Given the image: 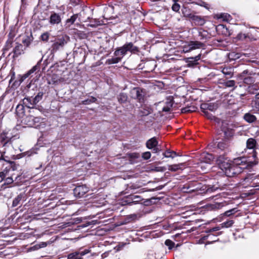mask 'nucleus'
I'll return each instance as SVG.
<instances>
[{
	"mask_svg": "<svg viewBox=\"0 0 259 259\" xmlns=\"http://www.w3.org/2000/svg\"><path fill=\"white\" fill-rule=\"evenodd\" d=\"M14 180L12 177H8L5 180V184H12Z\"/></svg>",
	"mask_w": 259,
	"mask_h": 259,
	"instance_id": "53",
	"label": "nucleus"
},
{
	"mask_svg": "<svg viewBox=\"0 0 259 259\" xmlns=\"http://www.w3.org/2000/svg\"><path fill=\"white\" fill-rule=\"evenodd\" d=\"M190 21L194 23L195 25L202 26L205 23V20L203 17L200 16L190 15Z\"/></svg>",
	"mask_w": 259,
	"mask_h": 259,
	"instance_id": "9",
	"label": "nucleus"
},
{
	"mask_svg": "<svg viewBox=\"0 0 259 259\" xmlns=\"http://www.w3.org/2000/svg\"><path fill=\"white\" fill-rule=\"evenodd\" d=\"M133 200H134L135 201L138 202L141 201V198L140 196L136 195L133 196Z\"/></svg>",
	"mask_w": 259,
	"mask_h": 259,
	"instance_id": "57",
	"label": "nucleus"
},
{
	"mask_svg": "<svg viewBox=\"0 0 259 259\" xmlns=\"http://www.w3.org/2000/svg\"><path fill=\"white\" fill-rule=\"evenodd\" d=\"M244 119L249 123H252L256 120V118L254 115L248 113L245 114Z\"/></svg>",
	"mask_w": 259,
	"mask_h": 259,
	"instance_id": "26",
	"label": "nucleus"
},
{
	"mask_svg": "<svg viewBox=\"0 0 259 259\" xmlns=\"http://www.w3.org/2000/svg\"><path fill=\"white\" fill-rule=\"evenodd\" d=\"M117 57L111 59L110 60L111 63L116 64L120 62L123 57L116 56Z\"/></svg>",
	"mask_w": 259,
	"mask_h": 259,
	"instance_id": "45",
	"label": "nucleus"
},
{
	"mask_svg": "<svg viewBox=\"0 0 259 259\" xmlns=\"http://www.w3.org/2000/svg\"><path fill=\"white\" fill-rule=\"evenodd\" d=\"M205 232L207 233H210L211 232H212V230H211V229H207L206 230Z\"/></svg>",
	"mask_w": 259,
	"mask_h": 259,
	"instance_id": "64",
	"label": "nucleus"
},
{
	"mask_svg": "<svg viewBox=\"0 0 259 259\" xmlns=\"http://www.w3.org/2000/svg\"><path fill=\"white\" fill-rule=\"evenodd\" d=\"M221 228V227H214L213 228H211L212 232H214V231L220 230Z\"/></svg>",
	"mask_w": 259,
	"mask_h": 259,
	"instance_id": "59",
	"label": "nucleus"
},
{
	"mask_svg": "<svg viewBox=\"0 0 259 259\" xmlns=\"http://www.w3.org/2000/svg\"><path fill=\"white\" fill-rule=\"evenodd\" d=\"M7 172V171L5 172V171L0 172V182L6 177Z\"/></svg>",
	"mask_w": 259,
	"mask_h": 259,
	"instance_id": "54",
	"label": "nucleus"
},
{
	"mask_svg": "<svg viewBox=\"0 0 259 259\" xmlns=\"http://www.w3.org/2000/svg\"><path fill=\"white\" fill-rule=\"evenodd\" d=\"M88 188L85 186H78L74 188V194L77 197H81L88 192Z\"/></svg>",
	"mask_w": 259,
	"mask_h": 259,
	"instance_id": "8",
	"label": "nucleus"
},
{
	"mask_svg": "<svg viewBox=\"0 0 259 259\" xmlns=\"http://www.w3.org/2000/svg\"><path fill=\"white\" fill-rule=\"evenodd\" d=\"M158 144L156 139L154 137L147 141L146 146L148 149H152L155 148Z\"/></svg>",
	"mask_w": 259,
	"mask_h": 259,
	"instance_id": "21",
	"label": "nucleus"
},
{
	"mask_svg": "<svg viewBox=\"0 0 259 259\" xmlns=\"http://www.w3.org/2000/svg\"><path fill=\"white\" fill-rule=\"evenodd\" d=\"M163 155L166 158H174L175 156H179V155L174 151H170V150H167L164 153H163Z\"/></svg>",
	"mask_w": 259,
	"mask_h": 259,
	"instance_id": "27",
	"label": "nucleus"
},
{
	"mask_svg": "<svg viewBox=\"0 0 259 259\" xmlns=\"http://www.w3.org/2000/svg\"><path fill=\"white\" fill-rule=\"evenodd\" d=\"M165 244L168 246L169 249H171L175 245V243L169 239H167L165 241Z\"/></svg>",
	"mask_w": 259,
	"mask_h": 259,
	"instance_id": "44",
	"label": "nucleus"
},
{
	"mask_svg": "<svg viewBox=\"0 0 259 259\" xmlns=\"http://www.w3.org/2000/svg\"><path fill=\"white\" fill-rule=\"evenodd\" d=\"M235 81L233 80H229L224 82V85L226 87L230 88L235 86Z\"/></svg>",
	"mask_w": 259,
	"mask_h": 259,
	"instance_id": "35",
	"label": "nucleus"
},
{
	"mask_svg": "<svg viewBox=\"0 0 259 259\" xmlns=\"http://www.w3.org/2000/svg\"><path fill=\"white\" fill-rule=\"evenodd\" d=\"M9 142H10V141L9 139V137L7 136V134H6L4 131L0 134V143L3 146H5Z\"/></svg>",
	"mask_w": 259,
	"mask_h": 259,
	"instance_id": "19",
	"label": "nucleus"
},
{
	"mask_svg": "<svg viewBox=\"0 0 259 259\" xmlns=\"http://www.w3.org/2000/svg\"><path fill=\"white\" fill-rule=\"evenodd\" d=\"M127 52L136 54L139 52L138 47L134 45L132 42L125 44L122 47L118 48L114 52L115 56L123 57Z\"/></svg>",
	"mask_w": 259,
	"mask_h": 259,
	"instance_id": "2",
	"label": "nucleus"
},
{
	"mask_svg": "<svg viewBox=\"0 0 259 259\" xmlns=\"http://www.w3.org/2000/svg\"><path fill=\"white\" fill-rule=\"evenodd\" d=\"M203 106H206L207 109L211 111H214L218 108L217 105L213 103L205 104Z\"/></svg>",
	"mask_w": 259,
	"mask_h": 259,
	"instance_id": "30",
	"label": "nucleus"
},
{
	"mask_svg": "<svg viewBox=\"0 0 259 259\" xmlns=\"http://www.w3.org/2000/svg\"><path fill=\"white\" fill-rule=\"evenodd\" d=\"M185 168V163H180L177 164L168 165V169L171 171H177L179 170H182Z\"/></svg>",
	"mask_w": 259,
	"mask_h": 259,
	"instance_id": "15",
	"label": "nucleus"
},
{
	"mask_svg": "<svg viewBox=\"0 0 259 259\" xmlns=\"http://www.w3.org/2000/svg\"><path fill=\"white\" fill-rule=\"evenodd\" d=\"M155 171H164L167 169L165 166H156L153 169Z\"/></svg>",
	"mask_w": 259,
	"mask_h": 259,
	"instance_id": "49",
	"label": "nucleus"
},
{
	"mask_svg": "<svg viewBox=\"0 0 259 259\" xmlns=\"http://www.w3.org/2000/svg\"><path fill=\"white\" fill-rule=\"evenodd\" d=\"M64 81V79L56 74L52 75L51 78L48 81L49 84H58Z\"/></svg>",
	"mask_w": 259,
	"mask_h": 259,
	"instance_id": "16",
	"label": "nucleus"
},
{
	"mask_svg": "<svg viewBox=\"0 0 259 259\" xmlns=\"http://www.w3.org/2000/svg\"><path fill=\"white\" fill-rule=\"evenodd\" d=\"M256 142L253 138H249L246 142V147L248 149L254 150L256 146ZM253 153L252 154V157L254 159V160H256L258 161V160L256 158V152L254 151V150H253Z\"/></svg>",
	"mask_w": 259,
	"mask_h": 259,
	"instance_id": "11",
	"label": "nucleus"
},
{
	"mask_svg": "<svg viewBox=\"0 0 259 259\" xmlns=\"http://www.w3.org/2000/svg\"><path fill=\"white\" fill-rule=\"evenodd\" d=\"M222 72L228 78L232 77L234 73L233 68L231 67H224L222 70Z\"/></svg>",
	"mask_w": 259,
	"mask_h": 259,
	"instance_id": "18",
	"label": "nucleus"
},
{
	"mask_svg": "<svg viewBox=\"0 0 259 259\" xmlns=\"http://www.w3.org/2000/svg\"><path fill=\"white\" fill-rule=\"evenodd\" d=\"M61 21V16L56 13H53L50 17L49 22L52 25L58 24Z\"/></svg>",
	"mask_w": 259,
	"mask_h": 259,
	"instance_id": "13",
	"label": "nucleus"
},
{
	"mask_svg": "<svg viewBox=\"0 0 259 259\" xmlns=\"http://www.w3.org/2000/svg\"><path fill=\"white\" fill-rule=\"evenodd\" d=\"M256 160L251 161L245 157L235 159L232 163L224 156H220L217 159V163L220 168L225 172L226 176L232 177L243 171V170L253 166L258 163Z\"/></svg>",
	"mask_w": 259,
	"mask_h": 259,
	"instance_id": "1",
	"label": "nucleus"
},
{
	"mask_svg": "<svg viewBox=\"0 0 259 259\" xmlns=\"http://www.w3.org/2000/svg\"><path fill=\"white\" fill-rule=\"evenodd\" d=\"M34 116L32 115H28L24 117L22 119L23 123L30 127H33L34 126V122L33 120Z\"/></svg>",
	"mask_w": 259,
	"mask_h": 259,
	"instance_id": "17",
	"label": "nucleus"
},
{
	"mask_svg": "<svg viewBox=\"0 0 259 259\" xmlns=\"http://www.w3.org/2000/svg\"><path fill=\"white\" fill-rule=\"evenodd\" d=\"M12 43V41H11V40L8 41L7 42V46H8L9 47H11Z\"/></svg>",
	"mask_w": 259,
	"mask_h": 259,
	"instance_id": "62",
	"label": "nucleus"
},
{
	"mask_svg": "<svg viewBox=\"0 0 259 259\" xmlns=\"http://www.w3.org/2000/svg\"><path fill=\"white\" fill-rule=\"evenodd\" d=\"M223 205L222 204L217 203L213 205L212 208L215 209H220L223 207Z\"/></svg>",
	"mask_w": 259,
	"mask_h": 259,
	"instance_id": "56",
	"label": "nucleus"
},
{
	"mask_svg": "<svg viewBox=\"0 0 259 259\" xmlns=\"http://www.w3.org/2000/svg\"><path fill=\"white\" fill-rule=\"evenodd\" d=\"M219 19H222L223 21L229 22L232 20V17L228 13H222L218 15Z\"/></svg>",
	"mask_w": 259,
	"mask_h": 259,
	"instance_id": "28",
	"label": "nucleus"
},
{
	"mask_svg": "<svg viewBox=\"0 0 259 259\" xmlns=\"http://www.w3.org/2000/svg\"><path fill=\"white\" fill-rule=\"evenodd\" d=\"M14 56L18 57L19 55L23 53V46L21 44H18L13 50Z\"/></svg>",
	"mask_w": 259,
	"mask_h": 259,
	"instance_id": "22",
	"label": "nucleus"
},
{
	"mask_svg": "<svg viewBox=\"0 0 259 259\" xmlns=\"http://www.w3.org/2000/svg\"><path fill=\"white\" fill-rule=\"evenodd\" d=\"M201 55L200 54L194 57H189L186 59V62L187 63L188 67H193L198 64L197 61L201 58Z\"/></svg>",
	"mask_w": 259,
	"mask_h": 259,
	"instance_id": "12",
	"label": "nucleus"
},
{
	"mask_svg": "<svg viewBox=\"0 0 259 259\" xmlns=\"http://www.w3.org/2000/svg\"><path fill=\"white\" fill-rule=\"evenodd\" d=\"M203 112L208 118H209L210 119H212L213 118H214V117L213 116H212L211 114H210V113H209L207 111H203Z\"/></svg>",
	"mask_w": 259,
	"mask_h": 259,
	"instance_id": "55",
	"label": "nucleus"
},
{
	"mask_svg": "<svg viewBox=\"0 0 259 259\" xmlns=\"http://www.w3.org/2000/svg\"><path fill=\"white\" fill-rule=\"evenodd\" d=\"M196 107L194 106H187L182 108L181 112L182 113H189L193 112L195 110Z\"/></svg>",
	"mask_w": 259,
	"mask_h": 259,
	"instance_id": "31",
	"label": "nucleus"
},
{
	"mask_svg": "<svg viewBox=\"0 0 259 259\" xmlns=\"http://www.w3.org/2000/svg\"><path fill=\"white\" fill-rule=\"evenodd\" d=\"M24 107L22 104H18L16 108V113L19 117H23L24 115Z\"/></svg>",
	"mask_w": 259,
	"mask_h": 259,
	"instance_id": "23",
	"label": "nucleus"
},
{
	"mask_svg": "<svg viewBox=\"0 0 259 259\" xmlns=\"http://www.w3.org/2000/svg\"><path fill=\"white\" fill-rule=\"evenodd\" d=\"M153 151L155 153H157L159 152V150L158 148H156V147L155 148H153Z\"/></svg>",
	"mask_w": 259,
	"mask_h": 259,
	"instance_id": "63",
	"label": "nucleus"
},
{
	"mask_svg": "<svg viewBox=\"0 0 259 259\" xmlns=\"http://www.w3.org/2000/svg\"><path fill=\"white\" fill-rule=\"evenodd\" d=\"M172 106V103L171 101L167 102L166 105L163 107L162 111L164 112L169 111Z\"/></svg>",
	"mask_w": 259,
	"mask_h": 259,
	"instance_id": "37",
	"label": "nucleus"
},
{
	"mask_svg": "<svg viewBox=\"0 0 259 259\" xmlns=\"http://www.w3.org/2000/svg\"><path fill=\"white\" fill-rule=\"evenodd\" d=\"M254 81V79L252 77H246L243 79L244 82L247 84L253 83Z\"/></svg>",
	"mask_w": 259,
	"mask_h": 259,
	"instance_id": "41",
	"label": "nucleus"
},
{
	"mask_svg": "<svg viewBox=\"0 0 259 259\" xmlns=\"http://www.w3.org/2000/svg\"><path fill=\"white\" fill-rule=\"evenodd\" d=\"M237 211L236 208H233L225 211L223 215L226 217H229Z\"/></svg>",
	"mask_w": 259,
	"mask_h": 259,
	"instance_id": "42",
	"label": "nucleus"
},
{
	"mask_svg": "<svg viewBox=\"0 0 259 259\" xmlns=\"http://www.w3.org/2000/svg\"><path fill=\"white\" fill-rule=\"evenodd\" d=\"M214 159V156L211 154L207 153H203L200 157L201 164L204 163L206 164H210Z\"/></svg>",
	"mask_w": 259,
	"mask_h": 259,
	"instance_id": "10",
	"label": "nucleus"
},
{
	"mask_svg": "<svg viewBox=\"0 0 259 259\" xmlns=\"http://www.w3.org/2000/svg\"><path fill=\"white\" fill-rule=\"evenodd\" d=\"M132 98L138 99L140 102L143 100V90L140 88H134L131 91Z\"/></svg>",
	"mask_w": 259,
	"mask_h": 259,
	"instance_id": "7",
	"label": "nucleus"
},
{
	"mask_svg": "<svg viewBox=\"0 0 259 259\" xmlns=\"http://www.w3.org/2000/svg\"><path fill=\"white\" fill-rule=\"evenodd\" d=\"M229 146V142L228 140H224L219 142L217 144V147L221 150H225Z\"/></svg>",
	"mask_w": 259,
	"mask_h": 259,
	"instance_id": "20",
	"label": "nucleus"
},
{
	"mask_svg": "<svg viewBox=\"0 0 259 259\" xmlns=\"http://www.w3.org/2000/svg\"><path fill=\"white\" fill-rule=\"evenodd\" d=\"M192 50H193L191 49V46L190 42H189L188 45L184 46L183 47V52L184 53H188Z\"/></svg>",
	"mask_w": 259,
	"mask_h": 259,
	"instance_id": "38",
	"label": "nucleus"
},
{
	"mask_svg": "<svg viewBox=\"0 0 259 259\" xmlns=\"http://www.w3.org/2000/svg\"><path fill=\"white\" fill-rule=\"evenodd\" d=\"M152 112V109L148 106H144L142 110H141V113L142 114V115L143 116H147L150 114H151Z\"/></svg>",
	"mask_w": 259,
	"mask_h": 259,
	"instance_id": "29",
	"label": "nucleus"
},
{
	"mask_svg": "<svg viewBox=\"0 0 259 259\" xmlns=\"http://www.w3.org/2000/svg\"><path fill=\"white\" fill-rule=\"evenodd\" d=\"M79 15H80V14H74L70 18L67 19L66 21V25H67V27L73 24Z\"/></svg>",
	"mask_w": 259,
	"mask_h": 259,
	"instance_id": "24",
	"label": "nucleus"
},
{
	"mask_svg": "<svg viewBox=\"0 0 259 259\" xmlns=\"http://www.w3.org/2000/svg\"><path fill=\"white\" fill-rule=\"evenodd\" d=\"M39 68V62H38L37 64L34 66L30 70H29L27 73L23 74L21 79L20 82H23L25 79H26L30 74L34 72L35 71L38 70Z\"/></svg>",
	"mask_w": 259,
	"mask_h": 259,
	"instance_id": "14",
	"label": "nucleus"
},
{
	"mask_svg": "<svg viewBox=\"0 0 259 259\" xmlns=\"http://www.w3.org/2000/svg\"><path fill=\"white\" fill-rule=\"evenodd\" d=\"M234 223V221L228 220V221H227L222 223L220 225V226H221L222 228H230V227H232Z\"/></svg>",
	"mask_w": 259,
	"mask_h": 259,
	"instance_id": "33",
	"label": "nucleus"
},
{
	"mask_svg": "<svg viewBox=\"0 0 259 259\" xmlns=\"http://www.w3.org/2000/svg\"><path fill=\"white\" fill-rule=\"evenodd\" d=\"M248 37V34L240 33L237 36V38L238 40H245Z\"/></svg>",
	"mask_w": 259,
	"mask_h": 259,
	"instance_id": "43",
	"label": "nucleus"
},
{
	"mask_svg": "<svg viewBox=\"0 0 259 259\" xmlns=\"http://www.w3.org/2000/svg\"><path fill=\"white\" fill-rule=\"evenodd\" d=\"M22 196L20 194L18 195L13 201L12 203V206L13 207H16L18 206L19 204L20 201L22 200Z\"/></svg>",
	"mask_w": 259,
	"mask_h": 259,
	"instance_id": "34",
	"label": "nucleus"
},
{
	"mask_svg": "<svg viewBox=\"0 0 259 259\" xmlns=\"http://www.w3.org/2000/svg\"><path fill=\"white\" fill-rule=\"evenodd\" d=\"M43 95V93L40 92L38 93L37 95L32 99L30 98H25L23 100V104L28 108H32L33 107V106L36 105L42 99Z\"/></svg>",
	"mask_w": 259,
	"mask_h": 259,
	"instance_id": "4",
	"label": "nucleus"
},
{
	"mask_svg": "<svg viewBox=\"0 0 259 259\" xmlns=\"http://www.w3.org/2000/svg\"><path fill=\"white\" fill-rule=\"evenodd\" d=\"M201 184L198 182H191L190 184H186L183 187V191L185 192H191L201 190Z\"/></svg>",
	"mask_w": 259,
	"mask_h": 259,
	"instance_id": "5",
	"label": "nucleus"
},
{
	"mask_svg": "<svg viewBox=\"0 0 259 259\" xmlns=\"http://www.w3.org/2000/svg\"><path fill=\"white\" fill-rule=\"evenodd\" d=\"M38 244L40 246V248L45 247L47 245V243L45 242H41L40 243H39Z\"/></svg>",
	"mask_w": 259,
	"mask_h": 259,
	"instance_id": "58",
	"label": "nucleus"
},
{
	"mask_svg": "<svg viewBox=\"0 0 259 259\" xmlns=\"http://www.w3.org/2000/svg\"><path fill=\"white\" fill-rule=\"evenodd\" d=\"M127 99V95L124 93H120L118 97V101L120 103H124Z\"/></svg>",
	"mask_w": 259,
	"mask_h": 259,
	"instance_id": "32",
	"label": "nucleus"
},
{
	"mask_svg": "<svg viewBox=\"0 0 259 259\" xmlns=\"http://www.w3.org/2000/svg\"><path fill=\"white\" fill-rule=\"evenodd\" d=\"M5 132L7 134V136L9 137V139L11 141L12 139L15 137V136H14L12 133V131L11 130H5Z\"/></svg>",
	"mask_w": 259,
	"mask_h": 259,
	"instance_id": "46",
	"label": "nucleus"
},
{
	"mask_svg": "<svg viewBox=\"0 0 259 259\" xmlns=\"http://www.w3.org/2000/svg\"><path fill=\"white\" fill-rule=\"evenodd\" d=\"M180 6L179 4L175 3L172 6V10L175 12H178L180 10Z\"/></svg>",
	"mask_w": 259,
	"mask_h": 259,
	"instance_id": "52",
	"label": "nucleus"
},
{
	"mask_svg": "<svg viewBox=\"0 0 259 259\" xmlns=\"http://www.w3.org/2000/svg\"><path fill=\"white\" fill-rule=\"evenodd\" d=\"M184 16L186 17L189 18L190 19V15H193V14L189 13L186 9L182 10Z\"/></svg>",
	"mask_w": 259,
	"mask_h": 259,
	"instance_id": "50",
	"label": "nucleus"
},
{
	"mask_svg": "<svg viewBox=\"0 0 259 259\" xmlns=\"http://www.w3.org/2000/svg\"><path fill=\"white\" fill-rule=\"evenodd\" d=\"M218 189V188L217 187H215V186L210 187V186H209L207 188V189L205 191H206V193H211V192L215 191Z\"/></svg>",
	"mask_w": 259,
	"mask_h": 259,
	"instance_id": "48",
	"label": "nucleus"
},
{
	"mask_svg": "<svg viewBox=\"0 0 259 259\" xmlns=\"http://www.w3.org/2000/svg\"><path fill=\"white\" fill-rule=\"evenodd\" d=\"M32 40L31 38V37L28 36L26 38H25V39H23L22 42L24 45H25L27 47H28L30 44Z\"/></svg>",
	"mask_w": 259,
	"mask_h": 259,
	"instance_id": "47",
	"label": "nucleus"
},
{
	"mask_svg": "<svg viewBox=\"0 0 259 259\" xmlns=\"http://www.w3.org/2000/svg\"><path fill=\"white\" fill-rule=\"evenodd\" d=\"M70 41V37L67 35L59 36L54 41L52 46L51 52L55 53L58 51L63 49L64 46Z\"/></svg>",
	"mask_w": 259,
	"mask_h": 259,
	"instance_id": "3",
	"label": "nucleus"
},
{
	"mask_svg": "<svg viewBox=\"0 0 259 259\" xmlns=\"http://www.w3.org/2000/svg\"><path fill=\"white\" fill-rule=\"evenodd\" d=\"M97 101V99L94 97H91L90 98L82 101V104L84 105H89L92 103H94Z\"/></svg>",
	"mask_w": 259,
	"mask_h": 259,
	"instance_id": "36",
	"label": "nucleus"
},
{
	"mask_svg": "<svg viewBox=\"0 0 259 259\" xmlns=\"http://www.w3.org/2000/svg\"><path fill=\"white\" fill-rule=\"evenodd\" d=\"M32 248H34V250H37L38 249H40V246L39 244H36L35 245L33 246Z\"/></svg>",
	"mask_w": 259,
	"mask_h": 259,
	"instance_id": "61",
	"label": "nucleus"
},
{
	"mask_svg": "<svg viewBox=\"0 0 259 259\" xmlns=\"http://www.w3.org/2000/svg\"><path fill=\"white\" fill-rule=\"evenodd\" d=\"M248 73V71L247 70H244L243 71L241 74H240V76L241 77H244V75L247 74Z\"/></svg>",
	"mask_w": 259,
	"mask_h": 259,
	"instance_id": "60",
	"label": "nucleus"
},
{
	"mask_svg": "<svg viewBox=\"0 0 259 259\" xmlns=\"http://www.w3.org/2000/svg\"><path fill=\"white\" fill-rule=\"evenodd\" d=\"M189 42L193 50L200 49L203 46V44L198 41H190Z\"/></svg>",
	"mask_w": 259,
	"mask_h": 259,
	"instance_id": "25",
	"label": "nucleus"
},
{
	"mask_svg": "<svg viewBox=\"0 0 259 259\" xmlns=\"http://www.w3.org/2000/svg\"><path fill=\"white\" fill-rule=\"evenodd\" d=\"M49 36L50 33L48 32H46L41 35L40 38L42 41H48L49 38Z\"/></svg>",
	"mask_w": 259,
	"mask_h": 259,
	"instance_id": "39",
	"label": "nucleus"
},
{
	"mask_svg": "<svg viewBox=\"0 0 259 259\" xmlns=\"http://www.w3.org/2000/svg\"><path fill=\"white\" fill-rule=\"evenodd\" d=\"M151 157V153L150 152H145L143 153L142 154V157L145 159L147 160L149 159Z\"/></svg>",
	"mask_w": 259,
	"mask_h": 259,
	"instance_id": "51",
	"label": "nucleus"
},
{
	"mask_svg": "<svg viewBox=\"0 0 259 259\" xmlns=\"http://www.w3.org/2000/svg\"><path fill=\"white\" fill-rule=\"evenodd\" d=\"M42 119L39 117H34L33 120L34 122V126L33 127H37L39 125V123H40Z\"/></svg>",
	"mask_w": 259,
	"mask_h": 259,
	"instance_id": "40",
	"label": "nucleus"
},
{
	"mask_svg": "<svg viewBox=\"0 0 259 259\" xmlns=\"http://www.w3.org/2000/svg\"><path fill=\"white\" fill-rule=\"evenodd\" d=\"M90 252V250L84 249L81 248L78 251H75L68 254L67 258L68 259H82V256Z\"/></svg>",
	"mask_w": 259,
	"mask_h": 259,
	"instance_id": "6",
	"label": "nucleus"
}]
</instances>
